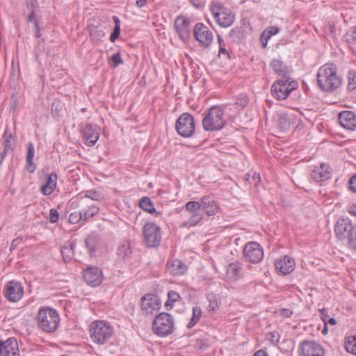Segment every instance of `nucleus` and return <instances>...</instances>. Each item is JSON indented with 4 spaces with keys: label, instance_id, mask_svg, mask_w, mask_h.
<instances>
[{
    "label": "nucleus",
    "instance_id": "obj_3",
    "mask_svg": "<svg viewBox=\"0 0 356 356\" xmlns=\"http://www.w3.org/2000/svg\"><path fill=\"white\" fill-rule=\"evenodd\" d=\"M60 322L58 312L49 307L40 309L37 314V324L43 332L51 333L54 332Z\"/></svg>",
    "mask_w": 356,
    "mask_h": 356
},
{
    "label": "nucleus",
    "instance_id": "obj_31",
    "mask_svg": "<svg viewBox=\"0 0 356 356\" xmlns=\"http://www.w3.org/2000/svg\"><path fill=\"white\" fill-rule=\"evenodd\" d=\"M76 243L74 242L68 243L61 248V254L65 261H70L74 256Z\"/></svg>",
    "mask_w": 356,
    "mask_h": 356
},
{
    "label": "nucleus",
    "instance_id": "obj_9",
    "mask_svg": "<svg viewBox=\"0 0 356 356\" xmlns=\"http://www.w3.org/2000/svg\"><path fill=\"white\" fill-rule=\"evenodd\" d=\"M195 127L194 118L188 113L181 114L177 120L175 124L177 133L185 138L191 137L193 135Z\"/></svg>",
    "mask_w": 356,
    "mask_h": 356
},
{
    "label": "nucleus",
    "instance_id": "obj_49",
    "mask_svg": "<svg viewBox=\"0 0 356 356\" xmlns=\"http://www.w3.org/2000/svg\"><path fill=\"white\" fill-rule=\"evenodd\" d=\"M209 304L208 308L209 311H215L219 307L218 301L216 298L212 296L209 298Z\"/></svg>",
    "mask_w": 356,
    "mask_h": 356
},
{
    "label": "nucleus",
    "instance_id": "obj_47",
    "mask_svg": "<svg viewBox=\"0 0 356 356\" xmlns=\"http://www.w3.org/2000/svg\"><path fill=\"white\" fill-rule=\"evenodd\" d=\"M86 246L88 250L92 253L95 251V238L93 236H88L85 240Z\"/></svg>",
    "mask_w": 356,
    "mask_h": 356
},
{
    "label": "nucleus",
    "instance_id": "obj_63",
    "mask_svg": "<svg viewBox=\"0 0 356 356\" xmlns=\"http://www.w3.org/2000/svg\"><path fill=\"white\" fill-rule=\"evenodd\" d=\"M8 152H5V149H3V151L1 152H0V163H1V162L3 161L5 156L6 155Z\"/></svg>",
    "mask_w": 356,
    "mask_h": 356
},
{
    "label": "nucleus",
    "instance_id": "obj_12",
    "mask_svg": "<svg viewBox=\"0 0 356 356\" xmlns=\"http://www.w3.org/2000/svg\"><path fill=\"white\" fill-rule=\"evenodd\" d=\"M193 35L201 46L204 48L209 47L213 40L212 32L203 23L195 24L193 29Z\"/></svg>",
    "mask_w": 356,
    "mask_h": 356
},
{
    "label": "nucleus",
    "instance_id": "obj_25",
    "mask_svg": "<svg viewBox=\"0 0 356 356\" xmlns=\"http://www.w3.org/2000/svg\"><path fill=\"white\" fill-rule=\"evenodd\" d=\"M170 273L174 275H183L187 270L186 265L179 259H173L168 263Z\"/></svg>",
    "mask_w": 356,
    "mask_h": 356
},
{
    "label": "nucleus",
    "instance_id": "obj_54",
    "mask_svg": "<svg viewBox=\"0 0 356 356\" xmlns=\"http://www.w3.org/2000/svg\"><path fill=\"white\" fill-rule=\"evenodd\" d=\"M349 188L350 189L354 192L356 193V175L353 176L350 180H349Z\"/></svg>",
    "mask_w": 356,
    "mask_h": 356
},
{
    "label": "nucleus",
    "instance_id": "obj_17",
    "mask_svg": "<svg viewBox=\"0 0 356 356\" xmlns=\"http://www.w3.org/2000/svg\"><path fill=\"white\" fill-rule=\"evenodd\" d=\"M332 170L329 165L321 163L319 166H315L311 172V178L316 181H325L332 177Z\"/></svg>",
    "mask_w": 356,
    "mask_h": 356
},
{
    "label": "nucleus",
    "instance_id": "obj_5",
    "mask_svg": "<svg viewBox=\"0 0 356 356\" xmlns=\"http://www.w3.org/2000/svg\"><path fill=\"white\" fill-rule=\"evenodd\" d=\"M91 338L94 342L104 344L112 336L113 328L104 321H96L90 325Z\"/></svg>",
    "mask_w": 356,
    "mask_h": 356
},
{
    "label": "nucleus",
    "instance_id": "obj_37",
    "mask_svg": "<svg viewBox=\"0 0 356 356\" xmlns=\"http://www.w3.org/2000/svg\"><path fill=\"white\" fill-rule=\"evenodd\" d=\"M113 20L115 23V27L113 32L110 36V40L112 42H114L120 36V20L117 16L113 17Z\"/></svg>",
    "mask_w": 356,
    "mask_h": 356
},
{
    "label": "nucleus",
    "instance_id": "obj_14",
    "mask_svg": "<svg viewBox=\"0 0 356 356\" xmlns=\"http://www.w3.org/2000/svg\"><path fill=\"white\" fill-rule=\"evenodd\" d=\"M100 135V128L95 124H87L81 129V136L84 143L88 147H92L98 140Z\"/></svg>",
    "mask_w": 356,
    "mask_h": 356
},
{
    "label": "nucleus",
    "instance_id": "obj_40",
    "mask_svg": "<svg viewBox=\"0 0 356 356\" xmlns=\"http://www.w3.org/2000/svg\"><path fill=\"white\" fill-rule=\"evenodd\" d=\"M344 40L350 44H356V26L353 27L343 35Z\"/></svg>",
    "mask_w": 356,
    "mask_h": 356
},
{
    "label": "nucleus",
    "instance_id": "obj_33",
    "mask_svg": "<svg viewBox=\"0 0 356 356\" xmlns=\"http://www.w3.org/2000/svg\"><path fill=\"white\" fill-rule=\"evenodd\" d=\"M99 209L95 204L88 205V209L81 211L83 216V221L95 216L99 213Z\"/></svg>",
    "mask_w": 356,
    "mask_h": 356
},
{
    "label": "nucleus",
    "instance_id": "obj_64",
    "mask_svg": "<svg viewBox=\"0 0 356 356\" xmlns=\"http://www.w3.org/2000/svg\"><path fill=\"white\" fill-rule=\"evenodd\" d=\"M327 323H330V325H336L337 321H336L335 318H330L327 320Z\"/></svg>",
    "mask_w": 356,
    "mask_h": 356
},
{
    "label": "nucleus",
    "instance_id": "obj_6",
    "mask_svg": "<svg viewBox=\"0 0 356 356\" xmlns=\"http://www.w3.org/2000/svg\"><path fill=\"white\" fill-rule=\"evenodd\" d=\"M210 10L216 23L222 27L230 26L234 22L233 13L220 2H212L210 5Z\"/></svg>",
    "mask_w": 356,
    "mask_h": 356
},
{
    "label": "nucleus",
    "instance_id": "obj_8",
    "mask_svg": "<svg viewBox=\"0 0 356 356\" xmlns=\"http://www.w3.org/2000/svg\"><path fill=\"white\" fill-rule=\"evenodd\" d=\"M143 235L144 242L148 247H157L161 243V229L153 222H147L144 225L143 227Z\"/></svg>",
    "mask_w": 356,
    "mask_h": 356
},
{
    "label": "nucleus",
    "instance_id": "obj_59",
    "mask_svg": "<svg viewBox=\"0 0 356 356\" xmlns=\"http://www.w3.org/2000/svg\"><path fill=\"white\" fill-rule=\"evenodd\" d=\"M253 356H268L267 353L264 350H257Z\"/></svg>",
    "mask_w": 356,
    "mask_h": 356
},
{
    "label": "nucleus",
    "instance_id": "obj_32",
    "mask_svg": "<svg viewBox=\"0 0 356 356\" xmlns=\"http://www.w3.org/2000/svg\"><path fill=\"white\" fill-rule=\"evenodd\" d=\"M241 267L234 263L230 264L227 268V276L230 280L235 281L239 277Z\"/></svg>",
    "mask_w": 356,
    "mask_h": 356
},
{
    "label": "nucleus",
    "instance_id": "obj_10",
    "mask_svg": "<svg viewBox=\"0 0 356 356\" xmlns=\"http://www.w3.org/2000/svg\"><path fill=\"white\" fill-rule=\"evenodd\" d=\"M201 209V202H188L185 204V209L187 212L191 213V216L182 224V226L191 227L197 225L203 218V216L200 213Z\"/></svg>",
    "mask_w": 356,
    "mask_h": 356
},
{
    "label": "nucleus",
    "instance_id": "obj_57",
    "mask_svg": "<svg viewBox=\"0 0 356 356\" xmlns=\"http://www.w3.org/2000/svg\"><path fill=\"white\" fill-rule=\"evenodd\" d=\"M34 26H35V35L36 38H40V28H39V24H38V21L34 22Z\"/></svg>",
    "mask_w": 356,
    "mask_h": 356
},
{
    "label": "nucleus",
    "instance_id": "obj_27",
    "mask_svg": "<svg viewBox=\"0 0 356 356\" xmlns=\"http://www.w3.org/2000/svg\"><path fill=\"white\" fill-rule=\"evenodd\" d=\"M270 67L277 76L283 78L288 77V74L289 73V68L282 61L277 59H273L270 62Z\"/></svg>",
    "mask_w": 356,
    "mask_h": 356
},
{
    "label": "nucleus",
    "instance_id": "obj_1",
    "mask_svg": "<svg viewBox=\"0 0 356 356\" xmlns=\"http://www.w3.org/2000/svg\"><path fill=\"white\" fill-rule=\"evenodd\" d=\"M341 79L337 74V67L333 63H326L321 66L317 73V83L319 88L326 92L338 88L341 84Z\"/></svg>",
    "mask_w": 356,
    "mask_h": 356
},
{
    "label": "nucleus",
    "instance_id": "obj_15",
    "mask_svg": "<svg viewBox=\"0 0 356 356\" xmlns=\"http://www.w3.org/2000/svg\"><path fill=\"white\" fill-rule=\"evenodd\" d=\"M83 277L86 282L92 286H99L103 280L102 270L95 266H89L83 272Z\"/></svg>",
    "mask_w": 356,
    "mask_h": 356
},
{
    "label": "nucleus",
    "instance_id": "obj_36",
    "mask_svg": "<svg viewBox=\"0 0 356 356\" xmlns=\"http://www.w3.org/2000/svg\"><path fill=\"white\" fill-rule=\"evenodd\" d=\"M113 20L115 23V27L113 32L110 36V40L112 42H114L120 36V20L117 16L113 17Z\"/></svg>",
    "mask_w": 356,
    "mask_h": 356
},
{
    "label": "nucleus",
    "instance_id": "obj_50",
    "mask_svg": "<svg viewBox=\"0 0 356 356\" xmlns=\"http://www.w3.org/2000/svg\"><path fill=\"white\" fill-rule=\"evenodd\" d=\"M280 31L279 28L277 26H270L263 33V35H267V39H269L271 36L276 35Z\"/></svg>",
    "mask_w": 356,
    "mask_h": 356
},
{
    "label": "nucleus",
    "instance_id": "obj_4",
    "mask_svg": "<svg viewBox=\"0 0 356 356\" xmlns=\"http://www.w3.org/2000/svg\"><path fill=\"white\" fill-rule=\"evenodd\" d=\"M175 328L173 316L166 312L156 315L152 323V332L159 337H166L172 334Z\"/></svg>",
    "mask_w": 356,
    "mask_h": 356
},
{
    "label": "nucleus",
    "instance_id": "obj_30",
    "mask_svg": "<svg viewBox=\"0 0 356 356\" xmlns=\"http://www.w3.org/2000/svg\"><path fill=\"white\" fill-rule=\"evenodd\" d=\"M139 205L142 209L144 211L154 215L158 216V212L156 211L153 202L152 200L147 197H143L140 200Z\"/></svg>",
    "mask_w": 356,
    "mask_h": 356
},
{
    "label": "nucleus",
    "instance_id": "obj_58",
    "mask_svg": "<svg viewBox=\"0 0 356 356\" xmlns=\"http://www.w3.org/2000/svg\"><path fill=\"white\" fill-rule=\"evenodd\" d=\"M189 1L196 8H200L203 6L202 0H189Z\"/></svg>",
    "mask_w": 356,
    "mask_h": 356
},
{
    "label": "nucleus",
    "instance_id": "obj_34",
    "mask_svg": "<svg viewBox=\"0 0 356 356\" xmlns=\"http://www.w3.org/2000/svg\"><path fill=\"white\" fill-rule=\"evenodd\" d=\"M345 348L353 355H356V335L348 337L345 342Z\"/></svg>",
    "mask_w": 356,
    "mask_h": 356
},
{
    "label": "nucleus",
    "instance_id": "obj_46",
    "mask_svg": "<svg viewBox=\"0 0 356 356\" xmlns=\"http://www.w3.org/2000/svg\"><path fill=\"white\" fill-rule=\"evenodd\" d=\"M80 220H83V216L81 211L72 213L69 216V222L72 224H76Z\"/></svg>",
    "mask_w": 356,
    "mask_h": 356
},
{
    "label": "nucleus",
    "instance_id": "obj_41",
    "mask_svg": "<svg viewBox=\"0 0 356 356\" xmlns=\"http://www.w3.org/2000/svg\"><path fill=\"white\" fill-rule=\"evenodd\" d=\"M348 89L354 90L356 89V72L350 70L348 74Z\"/></svg>",
    "mask_w": 356,
    "mask_h": 356
},
{
    "label": "nucleus",
    "instance_id": "obj_35",
    "mask_svg": "<svg viewBox=\"0 0 356 356\" xmlns=\"http://www.w3.org/2000/svg\"><path fill=\"white\" fill-rule=\"evenodd\" d=\"M202 316V311L200 307H195L193 308V316L190 322L187 325L188 328L193 327L200 319Z\"/></svg>",
    "mask_w": 356,
    "mask_h": 356
},
{
    "label": "nucleus",
    "instance_id": "obj_18",
    "mask_svg": "<svg viewBox=\"0 0 356 356\" xmlns=\"http://www.w3.org/2000/svg\"><path fill=\"white\" fill-rule=\"evenodd\" d=\"M175 28L179 37L182 40H187L190 37V21L184 16H179L175 21Z\"/></svg>",
    "mask_w": 356,
    "mask_h": 356
},
{
    "label": "nucleus",
    "instance_id": "obj_48",
    "mask_svg": "<svg viewBox=\"0 0 356 356\" xmlns=\"http://www.w3.org/2000/svg\"><path fill=\"white\" fill-rule=\"evenodd\" d=\"M27 155H26V161L29 164H32L33 159L34 157V146L33 143H29L27 145Z\"/></svg>",
    "mask_w": 356,
    "mask_h": 356
},
{
    "label": "nucleus",
    "instance_id": "obj_29",
    "mask_svg": "<svg viewBox=\"0 0 356 356\" xmlns=\"http://www.w3.org/2000/svg\"><path fill=\"white\" fill-rule=\"evenodd\" d=\"M3 138L5 152H8L13 148V145L15 143V136L6 129L4 131Z\"/></svg>",
    "mask_w": 356,
    "mask_h": 356
},
{
    "label": "nucleus",
    "instance_id": "obj_62",
    "mask_svg": "<svg viewBox=\"0 0 356 356\" xmlns=\"http://www.w3.org/2000/svg\"><path fill=\"white\" fill-rule=\"evenodd\" d=\"M245 179L247 181H248L250 184H252V177H251V173H247L245 175Z\"/></svg>",
    "mask_w": 356,
    "mask_h": 356
},
{
    "label": "nucleus",
    "instance_id": "obj_22",
    "mask_svg": "<svg viewBox=\"0 0 356 356\" xmlns=\"http://www.w3.org/2000/svg\"><path fill=\"white\" fill-rule=\"evenodd\" d=\"M0 356H19L18 343L15 338H9L3 342Z\"/></svg>",
    "mask_w": 356,
    "mask_h": 356
},
{
    "label": "nucleus",
    "instance_id": "obj_39",
    "mask_svg": "<svg viewBox=\"0 0 356 356\" xmlns=\"http://www.w3.org/2000/svg\"><path fill=\"white\" fill-rule=\"evenodd\" d=\"M108 63L111 67L115 68L120 64L123 63V60L121 57V54L120 51L114 54L111 57L108 58Z\"/></svg>",
    "mask_w": 356,
    "mask_h": 356
},
{
    "label": "nucleus",
    "instance_id": "obj_44",
    "mask_svg": "<svg viewBox=\"0 0 356 356\" xmlns=\"http://www.w3.org/2000/svg\"><path fill=\"white\" fill-rule=\"evenodd\" d=\"M348 239L351 248L356 250V223L354 224V227L351 229L350 233L348 234Z\"/></svg>",
    "mask_w": 356,
    "mask_h": 356
},
{
    "label": "nucleus",
    "instance_id": "obj_20",
    "mask_svg": "<svg viewBox=\"0 0 356 356\" xmlns=\"http://www.w3.org/2000/svg\"><path fill=\"white\" fill-rule=\"evenodd\" d=\"M300 350L303 356H324L322 346L314 341L302 342Z\"/></svg>",
    "mask_w": 356,
    "mask_h": 356
},
{
    "label": "nucleus",
    "instance_id": "obj_45",
    "mask_svg": "<svg viewBox=\"0 0 356 356\" xmlns=\"http://www.w3.org/2000/svg\"><path fill=\"white\" fill-rule=\"evenodd\" d=\"M85 196L95 201H102L103 196L97 191L89 190L86 192Z\"/></svg>",
    "mask_w": 356,
    "mask_h": 356
},
{
    "label": "nucleus",
    "instance_id": "obj_55",
    "mask_svg": "<svg viewBox=\"0 0 356 356\" xmlns=\"http://www.w3.org/2000/svg\"><path fill=\"white\" fill-rule=\"evenodd\" d=\"M251 177H252V184H254L255 186H257V184L259 183L260 181V176H259V174L257 173V172H252L251 174Z\"/></svg>",
    "mask_w": 356,
    "mask_h": 356
},
{
    "label": "nucleus",
    "instance_id": "obj_7",
    "mask_svg": "<svg viewBox=\"0 0 356 356\" xmlns=\"http://www.w3.org/2000/svg\"><path fill=\"white\" fill-rule=\"evenodd\" d=\"M276 81L271 86L270 92L272 95L278 100L286 99L289 93L298 87V83L294 81H289V79L284 78Z\"/></svg>",
    "mask_w": 356,
    "mask_h": 356
},
{
    "label": "nucleus",
    "instance_id": "obj_23",
    "mask_svg": "<svg viewBox=\"0 0 356 356\" xmlns=\"http://www.w3.org/2000/svg\"><path fill=\"white\" fill-rule=\"evenodd\" d=\"M341 125L346 129L356 130V114L350 111H343L339 115Z\"/></svg>",
    "mask_w": 356,
    "mask_h": 356
},
{
    "label": "nucleus",
    "instance_id": "obj_43",
    "mask_svg": "<svg viewBox=\"0 0 356 356\" xmlns=\"http://www.w3.org/2000/svg\"><path fill=\"white\" fill-rule=\"evenodd\" d=\"M266 339L270 341V344L277 346L280 342V335L277 332H271L266 334Z\"/></svg>",
    "mask_w": 356,
    "mask_h": 356
},
{
    "label": "nucleus",
    "instance_id": "obj_2",
    "mask_svg": "<svg viewBox=\"0 0 356 356\" xmlns=\"http://www.w3.org/2000/svg\"><path fill=\"white\" fill-rule=\"evenodd\" d=\"M225 113L222 108L218 106L211 107L204 113L202 119V127L205 131H216L222 129L226 124Z\"/></svg>",
    "mask_w": 356,
    "mask_h": 356
},
{
    "label": "nucleus",
    "instance_id": "obj_51",
    "mask_svg": "<svg viewBox=\"0 0 356 356\" xmlns=\"http://www.w3.org/2000/svg\"><path fill=\"white\" fill-rule=\"evenodd\" d=\"M59 218V213L55 209H50L49 221L52 223L56 222Z\"/></svg>",
    "mask_w": 356,
    "mask_h": 356
},
{
    "label": "nucleus",
    "instance_id": "obj_16",
    "mask_svg": "<svg viewBox=\"0 0 356 356\" xmlns=\"http://www.w3.org/2000/svg\"><path fill=\"white\" fill-rule=\"evenodd\" d=\"M141 309L146 314H152L154 311L159 310L161 307V301L154 294H145L141 298Z\"/></svg>",
    "mask_w": 356,
    "mask_h": 356
},
{
    "label": "nucleus",
    "instance_id": "obj_19",
    "mask_svg": "<svg viewBox=\"0 0 356 356\" xmlns=\"http://www.w3.org/2000/svg\"><path fill=\"white\" fill-rule=\"evenodd\" d=\"M354 224L348 218L339 219L334 227V232L337 238L343 240L348 238V234L350 233Z\"/></svg>",
    "mask_w": 356,
    "mask_h": 356
},
{
    "label": "nucleus",
    "instance_id": "obj_61",
    "mask_svg": "<svg viewBox=\"0 0 356 356\" xmlns=\"http://www.w3.org/2000/svg\"><path fill=\"white\" fill-rule=\"evenodd\" d=\"M28 21L29 22H33L34 23L35 21H37L35 18V13L34 10H32L31 14L28 17Z\"/></svg>",
    "mask_w": 356,
    "mask_h": 356
},
{
    "label": "nucleus",
    "instance_id": "obj_26",
    "mask_svg": "<svg viewBox=\"0 0 356 356\" xmlns=\"http://www.w3.org/2000/svg\"><path fill=\"white\" fill-rule=\"evenodd\" d=\"M58 177L56 173L49 175L47 183L41 187V192L44 195H51L55 190L57 184Z\"/></svg>",
    "mask_w": 356,
    "mask_h": 356
},
{
    "label": "nucleus",
    "instance_id": "obj_56",
    "mask_svg": "<svg viewBox=\"0 0 356 356\" xmlns=\"http://www.w3.org/2000/svg\"><path fill=\"white\" fill-rule=\"evenodd\" d=\"M280 124H284L285 128L287 127L288 126H289L290 124H291L290 121H289L286 119V115H282L280 116Z\"/></svg>",
    "mask_w": 356,
    "mask_h": 356
},
{
    "label": "nucleus",
    "instance_id": "obj_53",
    "mask_svg": "<svg viewBox=\"0 0 356 356\" xmlns=\"http://www.w3.org/2000/svg\"><path fill=\"white\" fill-rule=\"evenodd\" d=\"M321 312V314L323 315V321H324L325 323L324 328L323 330V333L325 334L327 332V319L329 318V316L325 314V313H327V311L325 309H322Z\"/></svg>",
    "mask_w": 356,
    "mask_h": 356
},
{
    "label": "nucleus",
    "instance_id": "obj_38",
    "mask_svg": "<svg viewBox=\"0 0 356 356\" xmlns=\"http://www.w3.org/2000/svg\"><path fill=\"white\" fill-rule=\"evenodd\" d=\"M90 35L92 41L97 42L105 36V33L102 29L97 26H93L90 29Z\"/></svg>",
    "mask_w": 356,
    "mask_h": 356
},
{
    "label": "nucleus",
    "instance_id": "obj_24",
    "mask_svg": "<svg viewBox=\"0 0 356 356\" xmlns=\"http://www.w3.org/2000/svg\"><path fill=\"white\" fill-rule=\"evenodd\" d=\"M201 207L208 216H214L219 211V204L213 197L205 195L200 199Z\"/></svg>",
    "mask_w": 356,
    "mask_h": 356
},
{
    "label": "nucleus",
    "instance_id": "obj_11",
    "mask_svg": "<svg viewBox=\"0 0 356 356\" xmlns=\"http://www.w3.org/2000/svg\"><path fill=\"white\" fill-rule=\"evenodd\" d=\"M243 254L247 261L252 264L260 262L264 257L262 247L255 241L248 243L243 248Z\"/></svg>",
    "mask_w": 356,
    "mask_h": 356
},
{
    "label": "nucleus",
    "instance_id": "obj_21",
    "mask_svg": "<svg viewBox=\"0 0 356 356\" xmlns=\"http://www.w3.org/2000/svg\"><path fill=\"white\" fill-rule=\"evenodd\" d=\"M275 267L278 273L288 275L294 270L295 261L289 256H284L283 258L275 260Z\"/></svg>",
    "mask_w": 356,
    "mask_h": 356
},
{
    "label": "nucleus",
    "instance_id": "obj_60",
    "mask_svg": "<svg viewBox=\"0 0 356 356\" xmlns=\"http://www.w3.org/2000/svg\"><path fill=\"white\" fill-rule=\"evenodd\" d=\"M147 3V0H136V5L138 8H142Z\"/></svg>",
    "mask_w": 356,
    "mask_h": 356
},
{
    "label": "nucleus",
    "instance_id": "obj_13",
    "mask_svg": "<svg viewBox=\"0 0 356 356\" xmlns=\"http://www.w3.org/2000/svg\"><path fill=\"white\" fill-rule=\"evenodd\" d=\"M3 295L9 301L17 302L24 295L22 284L15 280L8 282L4 287Z\"/></svg>",
    "mask_w": 356,
    "mask_h": 356
},
{
    "label": "nucleus",
    "instance_id": "obj_52",
    "mask_svg": "<svg viewBox=\"0 0 356 356\" xmlns=\"http://www.w3.org/2000/svg\"><path fill=\"white\" fill-rule=\"evenodd\" d=\"M218 41L219 45H220L219 55L224 54L227 56H229L227 50L225 49V46L222 44L224 41L219 35L218 37Z\"/></svg>",
    "mask_w": 356,
    "mask_h": 356
},
{
    "label": "nucleus",
    "instance_id": "obj_28",
    "mask_svg": "<svg viewBox=\"0 0 356 356\" xmlns=\"http://www.w3.org/2000/svg\"><path fill=\"white\" fill-rule=\"evenodd\" d=\"M132 250L129 241H123L118 248V254L122 259L125 260L130 258Z\"/></svg>",
    "mask_w": 356,
    "mask_h": 356
},
{
    "label": "nucleus",
    "instance_id": "obj_42",
    "mask_svg": "<svg viewBox=\"0 0 356 356\" xmlns=\"http://www.w3.org/2000/svg\"><path fill=\"white\" fill-rule=\"evenodd\" d=\"M168 300L166 301L165 305L166 307H170V308L172 307L173 303L177 301L180 296L179 295L174 291H170L168 293Z\"/></svg>",
    "mask_w": 356,
    "mask_h": 356
}]
</instances>
